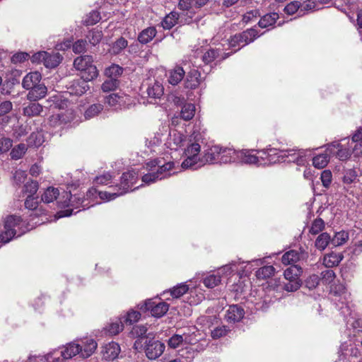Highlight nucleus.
Returning <instances> with one entry per match:
<instances>
[{
  "instance_id": "nucleus-39",
  "label": "nucleus",
  "mask_w": 362,
  "mask_h": 362,
  "mask_svg": "<svg viewBox=\"0 0 362 362\" xmlns=\"http://www.w3.org/2000/svg\"><path fill=\"white\" fill-rule=\"evenodd\" d=\"M98 76V69L93 63L88 65L84 70L81 71V77L88 82L97 78Z\"/></svg>"
},
{
  "instance_id": "nucleus-48",
  "label": "nucleus",
  "mask_w": 362,
  "mask_h": 362,
  "mask_svg": "<svg viewBox=\"0 0 362 362\" xmlns=\"http://www.w3.org/2000/svg\"><path fill=\"white\" fill-rule=\"evenodd\" d=\"M128 46V41L123 37L118 38L113 42L111 49L114 54H119L123 49Z\"/></svg>"
},
{
  "instance_id": "nucleus-23",
  "label": "nucleus",
  "mask_w": 362,
  "mask_h": 362,
  "mask_svg": "<svg viewBox=\"0 0 362 362\" xmlns=\"http://www.w3.org/2000/svg\"><path fill=\"white\" fill-rule=\"evenodd\" d=\"M42 75L40 72H30L24 76L22 81V86L25 89L29 90L40 83Z\"/></svg>"
},
{
  "instance_id": "nucleus-18",
  "label": "nucleus",
  "mask_w": 362,
  "mask_h": 362,
  "mask_svg": "<svg viewBox=\"0 0 362 362\" xmlns=\"http://www.w3.org/2000/svg\"><path fill=\"white\" fill-rule=\"evenodd\" d=\"M28 90L29 92L27 95L28 100L30 101H37L45 97L47 88L44 83H39Z\"/></svg>"
},
{
  "instance_id": "nucleus-4",
  "label": "nucleus",
  "mask_w": 362,
  "mask_h": 362,
  "mask_svg": "<svg viewBox=\"0 0 362 362\" xmlns=\"http://www.w3.org/2000/svg\"><path fill=\"white\" fill-rule=\"evenodd\" d=\"M138 306L141 312L150 311L153 317L158 318L163 317L169 309V305L160 299H148Z\"/></svg>"
},
{
  "instance_id": "nucleus-45",
  "label": "nucleus",
  "mask_w": 362,
  "mask_h": 362,
  "mask_svg": "<svg viewBox=\"0 0 362 362\" xmlns=\"http://www.w3.org/2000/svg\"><path fill=\"white\" fill-rule=\"evenodd\" d=\"M230 332V329L226 325H220L211 329V337L213 339H218L226 336Z\"/></svg>"
},
{
  "instance_id": "nucleus-3",
  "label": "nucleus",
  "mask_w": 362,
  "mask_h": 362,
  "mask_svg": "<svg viewBox=\"0 0 362 362\" xmlns=\"http://www.w3.org/2000/svg\"><path fill=\"white\" fill-rule=\"evenodd\" d=\"M302 273L303 269L299 265L294 264L288 267L284 272L287 282L284 283L283 288L288 292H293L300 288L302 284L300 276Z\"/></svg>"
},
{
  "instance_id": "nucleus-37",
  "label": "nucleus",
  "mask_w": 362,
  "mask_h": 362,
  "mask_svg": "<svg viewBox=\"0 0 362 362\" xmlns=\"http://www.w3.org/2000/svg\"><path fill=\"white\" fill-rule=\"evenodd\" d=\"M275 273V268L272 265H267L259 268L255 273L256 277L259 280H266Z\"/></svg>"
},
{
  "instance_id": "nucleus-32",
  "label": "nucleus",
  "mask_w": 362,
  "mask_h": 362,
  "mask_svg": "<svg viewBox=\"0 0 362 362\" xmlns=\"http://www.w3.org/2000/svg\"><path fill=\"white\" fill-rule=\"evenodd\" d=\"M279 16L277 13L273 12L263 16L258 22V25L262 28H266L274 25L279 19Z\"/></svg>"
},
{
  "instance_id": "nucleus-6",
  "label": "nucleus",
  "mask_w": 362,
  "mask_h": 362,
  "mask_svg": "<svg viewBox=\"0 0 362 362\" xmlns=\"http://www.w3.org/2000/svg\"><path fill=\"white\" fill-rule=\"evenodd\" d=\"M104 103L114 110L129 108L132 103V97L124 93H110L105 96Z\"/></svg>"
},
{
  "instance_id": "nucleus-53",
  "label": "nucleus",
  "mask_w": 362,
  "mask_h": 362,
  "mask_svg": "<svg viewBox=\"0 0 362 362\" xmlns=\"http://www.w3.org/2000/svg\"><path fill=\"white\" fill-rule=\"evenodd\" d=\"M103 109V105L99 103L93 104L86 110L84 116L86 119H90L99 114Z\"/></svg>"
},
{
  "instance_id": "nucleus-12",
  "label": "nucleus",
  "mask_w": 362,
  "mask_h": 362,
  "mask_svg": "<svg viewBox=\"0 0 362 362\" xmlns=\"http://www.w3.org/2000/svg\"><path fill=\"white\" fill-rule=\"evenodd\" d=\"M286 156L284 162L294 163L298 165H304L306 163L305 151L303 149H289L285 151Z\"/></svg>"
},
{
  "instance_id": "nucleus-52",
  "label": "nucleus",
  "mask_w": 362,
  "mask_h": 362,
  "mask_svg": "<svg viewBox=\"0 0 362 362\" xmlns=\"http://www.w3.org/2000/svg\"><path fill=\"white\" fill-rule=\"evenodd\" d=\"M243 40L242 39L239 33H236L235 35L231 36L228 40V45L230 47L233 48L235 51L239 50L241 47L246 45V44H243Z\"/></svg>"
},
{
  "instance_id": "nucleus-42",
  "label": "nucleus",
  "mask_w": 362,
  "mask_h": 362,
  "mask_svg": "<svg viewBox=\"0 0 362 362\" xmlns=\"http://www.w3.org/2000/svg\"><path fill=\"white\" fill-rule=\"evenodd\" d=\"M124 69L115 64H112L105 70V74L107 78L117 79L123 74Z\"/></svg>"
},
{
  "instance_id": "nucleus-57",
  "label": "nucleus",
  "mask_w": 362,
  "mask_h": 362,
  "mask_svg": "<svg viewBox=\"0 0 362 362\" xmlns=\"http://www.w3.org/2000/svg\"><path fill=\"white\" fill-rule=\"evenodd\" d=\"M357 177V172L354 169H347L344 173L343 182L346 185H350L355 182Z\"/></svg>"
},
{
  "instance_id": "nucleus-16",
  "label": "nucleus",
  "mask_w": 362,
  "mask_h": 362,
  "mask_svg": "<svg viewBox=\"0 0 362 362\" xmlns=\"http://www.w3.org/2000/svg\"><path fill=\"white\" fill-rule=\"evenodd\" d=\"M258 158L255 149H243L238 151L237 161L245 164H255L258 163Z\"/></svg>"
},
{
  "instance_id": "nucleus-29",
  "label": "nucleus",
  "mask_w": 362,
  "mask_h": 362,
  "mask_svg": "<svg viewBox=\"0 0 362 362\" xmlns=\"http://www.w3.org/2000/svg\"><path fill=\"white\" fill-rule=\"evenodd\" d=\"M81 348L79 344L71 342L68 344L64 351H62V356L64 359H69L79 354L81 356Z\"/></svg>"
},
{
  "instance_id": "nucleus-35",
  "label": "nucleus",
  "mask_w": 362,
  "mask_h": 362,
  "mask_svg": "<svg viewBox=\"0 0 362 362\" xmlns=\"http://www.w3.org/2000/svg\"><path fill=\"white\" fill-rule=\"evenodd\" d=\"M93 62V57L90 55H83L76 57L74 61V67L78 70H84L88 65Z\"/></svg>"
},
{
  "instance_id": "nucleus-47",
  "label": "nucleus",
  "mask_w": 362,
  "mask_h": 362,
  "mask_svg": "<svg viewBox=\"0 0 362 362\" xmlns=\"http://www.w3.org/2000/svg\"><path fill=\"white\" fill-rule=\"evenodd\" d=\"M119 85V81L118 79H113L107 78L101 86V89L103 92L107 93L116 90Z\"/></svg>"
},
{
  "instance_id": "nucleus-8",
  "label": "nucleus",
  "mask_w": 362,
  "mask_h": 362,
  "mask_svg": "<svg viewBox=\"0 0 362 362\" xmlns=\"http://www.w3.org/2000/svg\"><path fill=\"white\" fill-rule=\"evenodd\" d=\"M146 357L150 360H155L162 355L164 352L165 344L156 340L155 338L146 339L143 343Z\"/></svg>"
},
{
  "instance_id": "nucleus-36",
  "label": "nucleus",
  "mask_w": 362,
  "mask_h": 362,
  "mask_svg": "<svg viewBox=\"0 0 362 362\" xmlns=\"http://www.w3.org/2000/svg\"><path fill=\"white\" fill-rule=\"evenodd\" d=\"M59 195V191L57 188L49 187L47 188L44 193L42 194L41 201L49 204L56 200Z\"/></svg>"
},
{
  "instance_id": "nucleus-44",
  "label": "nucleus",
  "mask_w": 362,
  "mask_h": 362,
  "mask_svg": "<svg viewBox=\"0 0 362 362\" xmlns=\"http://www.w3.org/2000/svg\"><path fill=\"white\" fill-rule=\"evenodd\" d=\"M349 239V234L344 230H341L335 233L334 236L331 238V244L334 247H337L344 244Z\"/></svg>"
},
{
  "instance_id": "nucleus-54",
  "label": "nucleus",
  "mask_w": 362,
  "mask_h": 362,
  "mask_svg": "<svg viewBox=\"0 0 362 362\" xmlns=\"http://www.w3.org/2000/svg\"><path fill=\"white\" fill-rule=\"evenodd\" d=\"M38 188V182L37 181L30 180L24 185L23 192L28 195L34 196L37 192Z\"/></svg>"
},
{
  "instance_id": "nucleus-56",
  "label": "nucleus",
  "mask_w": 362,
  "mask_h": 362,
  "mask_svg": "<svg viewBox=\"0 0 362 362\" xmlns=\"http://www.w3.org/2000/svg\"><path fill=\"white\" fill-rule=\"evenodd\" d=\"M203 283L206 287L213 288L221 283V276L215 274L209 275L204 279Z\"/></svg>"
},
{
  "instance_id": "nucleus-46",
  "label": "nucleus",
  "mask_w": 362,
  "mask_h": 362,
  "mask_svg": "<svg viewBox=\"0 0 362 362\" xmlns=\"http://www.w3.org/2000/svg\"><path fill=\"white\" fill-rule=\"evenodd\" d=\"M101 19L100 13L98 11H90L83 21V25L90 26L98 23Z\"/></svg>"
},
{
  "instance_id": "nucleus-31",
  "label": "nucleus",
  "mask_w": 362,
  "mask_h": 362,
  "mask_svg": "<svg viewBox=\"0 0 362 362\" xmlns=\"http://www.w3.org/2000/svg\"><path fill=\"white\" fill-rule=\"evenodd\" d=\"M157 30L155 27H148L143 30L138 35V40L141 44H147L156 35Z\"/></svg>"
},
{
  "instance_id": "nucleus-17",
  "label": "nucleus",
  "mask_w": 362,
  "mask_h": 362,
  "mask_svg": "<svg viewBox=\"0 0 362 362\" xmlns=\"http://www.w3.org/2000/svg\"><path fill=\"white\" fill-rule=\"evenodd\" d=\"M245 315L244 309L238 305L229 306L226 314V319L229 322H240Z\"/></svg>"
},
{
  "instance_id": "nucleus-33",
  "label": "nucleus",
  "mask_w": 362,
  "mask_h": 362,
  "mask_svg": "<svg viewBox=\"0 0 362 362\" xmlns=\"http://www.w3.org/2000/svg\"><path fill=\"white\" fill-rule=\"evenodd\" d=\"M331 158V155L329 152H327V149L324 153H320L315 156L313 158V165L315 168L318 169L324 168L328 164Z\"/></svg>"
},
{
  "instance_id": "nucleus-21",
  "label": "nucleus",
  "mask_w": 362,
  "mask_h": 362,
  "mask_svg": "<svg viewBox=\"0 0 362 362\" xmlns=\"http://www.w3.org/2000/svg\"><path fill=\"white\" fill-rule=\"evenodd\" d=\"M80 346L81 348V356L88 358L96 350L98 344L93 339H85L81 341Z\"/></svg>"
},
{
  "instance_id": "nucleus-20",
  "label": "nucleus",
  "mask_w": 362,
  "mask_h": 362,
  "mask_svg": "<svg viewBox=\"0 0 362 362\" xmlns=\"http://www.w3.org/2000/svg\"><path fill=\"white\" fill-rule=\"evenodd\" d=\"M285 156L286 152L284 150L268 148V152H266L267 160L265 163L267 165L282 163L285 160Z\"/></svg>"
},
{
  "instance_id": "nucleus-24",
  "label": "nucleus",
  "mask_w": 362,
  "mask_h": 362,
  "mask_svg": "<svg viewBox=\"0 0 362 362\" xmlns=\"http://www.w3.org/2000/svg\"><path fill=\"white\" fill-rule=\"evenodd\" d=\"M238 151L230 148H223L221 146L218 163H228L237 161Z\"/></svg>"
},
{
  "instance_id": "nucleus-26",
  "label": "nucleus",
  "mask_w": 362,
  "mask_h": 362,
  "mask_svg": "<svg viewBox=\"0 0 362 362\" xmlns=\"http://www.w3.org/2000/svg\"><path fill=\"white\" fill-rule=\"evenodd\" d=\"M124 329V324L122 320H117L115 322L108 323L103 327L102 332L105 336L112 337L118 334Z\"/></svg>"
},
{
  "instance_id": "nucleus-62",
  "label": "nucleus",
  "mask_w": 362,
  "mask_h": 362,
  "mask_svg": "<svg viewBox=\"0 0 362 362\" xmlns=\"http://www.w3.org/2000/svg\"><path fill=\"white\" fill-rule=\"evenodd\" d=\"M13 146V140L9 139V138H6V137H1L0 139V154H3V153H5L6 152H8L10 148L12 147Z\"/></svg>"
},
{
  "instance_id": "nucleus-7",
  "label": "nucleus",
  "mask_w": 362,
  "mask_h": 362,
  "mask_svg": "<svg viewBox=\"0 0 362 362\" xmlns=\"http://www.w3.org/2000/svg\"><path fill=\"white\" fill-rule=\"evenodd\" d=\"M200 145L197 143H192L189 145L185 151V153L187 156L182 163V168L184 169H193L196 170L198 161L200 162L201 158L199 157L200 152Z\"/></svg>"
},
{
  "instance_id": "nucleus-2",
  "label": "nucleus",
  "mask_w": 362,
  "mask_h": 362,
  "mask_svg": "<svg viewBox=\"0 0 362 362\" xmlns=\"http://www.w3.org/2000/svg\"><path fill=\"white\" fill-rule=\"evenodd\" d=\"M137 176L134 171H127L122 174L121 177L120 185L118 187L117 192H100L99 195L101 199H106L111 200L117 197L122 195L128 192L134 184L136 182Z\"/></svg>"
},
{
  "instance_id": "nucleus-64",
  "label": "nucleus",
  "mask_w": 362,
  "mask_h": 362,
  "mask_svg": "<svg viewBox=\"0 0 362 362\" xmlns=\"http://www.w3.org/2000/svg\"><path fill=\"white\" fill-rule=\"evenodd\" d=\"M300 1H291L285 6L284 11L288 15H293L300 9Z\"/></svg>"
},
{
  "instance_id": "nucleus-25",
  "label": "nucleus",
  "mask_w": 362,
  "mask_h": 362,
  "mask_svg": "<svg viewBox=\"0 0 362 362\" xmlns=\"http://www.w3.org/2000/svg\"><path fill=\"white\" fill-rule=\"evenodd\" d=\"M24 204L28 210L34 211L35 215L37 216L45 214V210L42 209L41 206L38 207L39 200L37 197L28 195Z\"/></svg>"
},
{
  "instance_id": "nucleus-50",
  "label": "nucleus",
  "mask_w": 362,
  "mask_h": 362,
  "mask_svg": "<svg viewBox=\"0 0 362 362\" xmlns=\"http://www.w3.org/2000/svg\"><path fill=\"white\" fill-rule=\"evenodd\" d=\"M103 34L102 30L98 29H93L90 30L87 35V38L88 39L89 42L95 46L99 44L103 38Z\"/></svg>"
},
{
  "instance_id": "nucleus-19",
  "label": "nucleus",
  "mask_w": 362,
  "mask_h": 362,
  "mask_svg": "<svg viewBox=\"0 0 362 362\" xmlns=\"http://www.w3.org/2000/svg\"><path fill=\"white\" fill-rule=\"evenodd\" d=\"M43 111V106L37 101H30L28 104L24 103L23 114L28 117L40 116Z\"/></svg>"
},
{
  "instance_id": "nucleus-30",
  "label": "nucleus",
  "mask_w": 362,
  "mask_h": 362,
  "mask_svg": "<svg viewBox=\"0 0 362 362\" xmlns=\"http://www.w3.org/2000/svg\"><path fill=\"white\" fill-rule=\"evenodd\" d=\"M71 89L72 93L81 95L85 93L89 89L88 81L81 77L78 79L74 80L71 86Z\"/></svg>"
},
{
  "instance_id": "nucleus-9",
  "label": "nucleus",
  "mask_w": 362,
  "mask_h": 362,
  "mask_svg": "<svg viewBox=\"0 0 362 362\" xmlns=\"http://www.w3.org/2000/svg\"><path fill=\"white\" fill-rule=\"evenodd\" d=\"M327 152L329 153L331 157H336L341 161L348 160L351 155L349 148L338 141H334L327 144Z\"/></svg>"
},
{
  "instance_id": "nucleus-61",
  "label": "nucleus",
  "mask_w": 362,
  "mask_h": 362,
  "mask_svg": "<svg viewBox=\"0 0 362 362\" xmlns=\"http://www.w3.org/2000/svg\"><path fill=\"white\" fill-rule=\"evenodd\" d=\"M175 167L174 162H168L162 165H159L158 169L157 170V172L159 173L160 176H165V178L168 176H170V173H167L168 171L173 169Z\"/></svg>"
},
{
  "instance_id": "nucleus-63",
  "label": "nucleus",
  "mask_w": 362,
  "mask_h": 362,
  "mask_svg": "<svg viewBox=\"0 0 362 362\" xmlns=\"http://www.w3.org/2000/svg\"><path fill=\"white\" fill-rule=\"evenodd\" d=\"M320 180L322 181V185L325 188H329L332 181V175L329 170H325L321 173Z\"/></svg>"
},
{
  "instance_id": "nucleus-1",
  "label": "nucleus",
  "mask_w": 362,
  "mask_h": 362,
  "mask_svg": "<svg viewBox=\"0 0 362 362\" xmlns=\"http://www.w3.org/2000/svg\"><path fill=\"white\" fill-rule=\"evenodd\" d=\"M23 224L21 216L16 215L7 216L4 222V230L0 233V243H7L16 235L20 236L23 232L17 235V231Z\"/></svg>"
},
{
  "instance_id": "nucleus-49",
  "label": "nucleus",
  "mask_w": 362,
  "mask_h": 362,
  "mask_svg": "<svg viewBox=\"0 0 362 362\" xmlns=\"http://www.w3.org/2000/svg\"><path fill=\"white\" fill-rule=\"evenodd\" d=\"M325 221L321 218H317L312 222L309 233L312 235L319 234L325 229Z\"/></svg>"
},
{
  "instance_id": "nucleus-41",
  "label": "nucleus",
  "mask_w": 362,
  "mask_h": 362,
  "mask_svg": "<svg viewBox=\"0 0 362 362\" xmlns=\"http://www.w3.org/2000/svg\"><path fill=\"white\" fill-rule=\"evenodd\" d=\"M195 113V106L192 103H185L181 109L180 117L185 121L192 119Z\"/></svg>"
},
{
  "instance_id": "nucleus-14",
  "label": "nucleus",
  "mask_w": 362,
  "mask_h": 362,
  "mask_svg": "<svg viewBox=\"0 0 362 362\" xmlns=\"http://www.w3.org/2000/svg\"><path fill=\"white\" fill-rule=\"evenodd\" d=\"M308 257V253L305 251L298 252L294 250L285 252L281 257V262L284 265H294L296 262Z\"/></svg>"
},
{
  "instance_id": "nucleus-28",
  "label": "nucleus",
  "mask_w": 362,
  "mask_h": 362,
  "mask_svg": "<svg viewBox=\"0 0 362 362\" xmlns=\"http://www.w3.org/2000/svg\"><path fill=\"white\" fill-rule=\"evenodd\" d=\"M185 71L180 66H176L169 71L168 82L173 86L177 85L184 78Z\"/></svg>"
},
{
  "instance_id": "nucleus-51",
  "label": "nucleus",
  "mask_w": 362,
  "mask_h": 362,
  "mask_svg": "<svg viewBox=\"0 0 362 362\" xmlns=\"http://www.w3.org/2000/svg\"><path fill=\"white\" fill-rule=\"evenodd\" d=\"M27 151V146L25 144H19L11 151L10 156L13 160L20 159L23 156Z\"/></svg>"
},
{
  "instance_id": "nucleus-43",
  "label": "nucleus",
  "mask_w": 362,
  "mask_h": 362,
  "mask_svg": "<svg viewBox=\"0 0 362 362\" xmlns=\"http://www.w3.org/2000/svg\"><path fill=\"white\" fill-rule=\"evenodd\" d=\"M189 291V286L185 284H180L169 290V293L173 298H178L185 294Z\"/></svg>"
},
{
  "instance_id": "nucleus-58",
  "label": "nucleus",
  "mask_w": 362,
  "mask_h": 362,
  "mask_svg": "<svg viewBox=\"0 0 362 362\" xmlns=\"http://www.w3.org/2000/svg\"><path fill=\"white\" fill-rule=\"evenodd\" d=\"M320 281V278L318 275L312 274V275H310L305 280V286L309 290H313V289L315 288L319 285Z\"/></svg>"
},
{
  "instance_id": "nucleus-55",
  "label": "nucleus",
  "mask_w": 362,
  "mask_h": 362,
  "mask_svg": "<svg viewBox=\"0 0 362 362\" xmlns=\"http://www.w3.org/2000/svg\"><path fill=\"white\" fill-rule=\"evenodd\" d=\"M219 56V52L216 49H209L202 56V61L205 64L213 62Z\"/></svg>"
},
{
  "instance_id": "nucleus-10",
  "label": "nucleus",
  "mask_w": 362,
  "mask_h": 362,
  "mask_svg": "<svg viewBox=\"0 0 362 362\" xmlns=\"http://www.w3.org/2000/svg\"><path fill=\"white\" fill-rule=\"evenodd\" d=\"M148 97L153 99H159L164 94L163 83L154 78H148L146 82Z\"/></svg>"
},
{
  "instance_id": "nucleus-22",
  "label": "nucleus",
  "mask_w": 362,
  "mask_h": 362,
  "mask_svg": "<svg viewBox=\"0 0 362 362\" xmlns=\"http://www.w3.org/2000/svg\"><path fill=\"white\" fill-rule=\"evenodd\" d=\"M201 83V74L197 69L190 70L187 75L185 86L187 88L195 89Z\"/></svg>"
},
{
  "instance_id": "nucleus-5",
  "label": "nucleus",
  "mask_w": 362,
  "mask_h": 362,
  "mask_svg": "<svg viewBox=\"0 0 362 362\" xmlns=\"http://www.w3.org/2000/svg\"><path fill=\"white\" fill-rule=\"evenodd\" d=\"M62 59L59 52L49 53L45 51L38 52L33 54L30 60L33 64H42L45 67L53 69L57 66Z\"/></svg>"
},
{
  "instance_id": "nucleus-13",
  "label": "nucleus",
  "mask_w": 362,
  "mask_h": 362,
  "mask_svg": "<svg viewBox=\"0 0 362 362\" xmlns=\"http://www.w3.org/2000/svg\"><path fill=\"white\" fill-rule=\"evenodd\" d=\"M147 327L144 325L134 326L131 332L132 335L136 338L134 347L135 349H141L144 346L143 343L146 341V339L150 338L146 336Z\"/></svg>"
},
{
  "instance_id": "nucleus-11",
  "label": "nucleus",
  "mask_w": 362,
  "mask_h": 362,
  "mask_svg": "<svg viewBox=\"0 0 362 362\" xmlns=\"http://www.w3.org/2000/svg\"><path fill=\"white\" fill-rule=\"evenodd\" d=\"M121 351L120 346L115 341H110L102 347L101 354L103 359L111 361L118 358Z\"/></svg>"
},
{
  "instance_id": "nucleus-40",
  "label": "nucleus",
  "mask_w": 362,
  "mask_h": 362,
  "mask_svg": "<svg viewBox=\"0 0 362 362\" xmlns=\"http://www.w3.org/2000/svg\"><path fill=\"white\" fill-rule=\"evenodd\" d=\"M239 34L243 40V44H246V45L252 42L259 36L258 31L255 28L247 29L241 33H239Z\"/></svg>"
},
{
  "instance_id": "nucleus-34",
  "label": "nucleus",
  "mask_w": 362,
  "mask_h": 362,
  "mask_svg": "<svg viewBox=\"0 0 362 362\" xmlns=\"http://www.w3.org/2000/svg\"><path fill=\"white\" fill-rule=\"evenodd\" d=\"M179 13L175 11H171L166 15L161 22V25L165 30H170L174 27L178 21Z\"/></svg>"
},
{
  "instance_id": "nucleus-59",
  "label": "nucleus",
  "mask_w": 362,
  "mask_h": 362,
  "mask_svg": "<svg viewBox=\"0 0 362 362\" xmlns=\"http://www.w3.org/2000/svg\"><path fill=\"white\" fill-rule=\"evenodd\" d=\"M165 178V176H160L156 171L154 173H148L142 176L141 180L146 184L153 183L158 180H162Z\"/></svg>"
},
{
  "instance_id": "nucleus-38",
  "label": "nucleus",
  "mask_w": 362,
  "mask_h": 362,
  "mask_svg": "<svg viewBox=\"0 0 362 362\" xmlns=\"http://www.w3.org/2000/svg\"><path fill=\"white\" fill-rule=\"evenodd\" d=\"M331 243V237L327 232L321 233L315 240V246L320 251H323Z\"/></svg>"
},
{
  "instance_id": "nucleus-60",
  "label": "nucleus",
  "mask_w": 362,
  "mask_h": 362,
  "mask_svg": "<svg viewBox=\"0 0 362 362\" xmlns=\"http://www.w3.org/2000/svg\"><path fill=\"white\" fill-rule=\"evenodd\" d=\"M140 318V312L136 310H131L127 313L124 322H126V324L129 323V325H132L133 323L138 322Z\"/></svg>"
},
{
  "instance_id": "nucleus-15",
  "label": "nucleus",
  "mask_w": 362,
  "mask_h": 362,
  "mask_svg": "<svg viewBox=\"0 0 362 362\" xmlns=\"http://www.w3.org/2000/svg\"><path fill=\"white\" fill-rule=\"evenodd\" d=\"M221 146H212L204 151L203 156L200 160V163L204 164H214L218 163V157L220 154Z\"/></svg>"
},
{
  "instance_id": "nucleus-27",
  "label": "nucleus",
  "mask_w": 362,
  "mask_h": 362,
  "mask_svg": "<svg viewBox=\"0 0 362 362\" xmlns=\"http://www.w3.org/2000/svg\"><path fill=\"white\" fill-rule=\"evenodd\" d=\"M344 256L341 253H336L332 252L329 254H327L324 256L323 258V264L327 268H332L334 267H337L343 259Z\"/></svg>"
}]
</instances>
